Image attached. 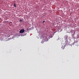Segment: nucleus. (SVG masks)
Masks as SVG:
<instances>
[{"instance_id": "f257e3e1", "label": "nucleus", "mask_w": 79, "mask_h": 79, "mask_svg": "<svg viewBox=\"0 0 79 79\" xmlns=\"http://www.w3.org/2000/svg\"><path fill=\"white\" fill-rule=\"evenodd\" d=\"M24 32V29H22L19 31L20 33H23Z\"/></svg>"}, {"instance_id": "f03ea898", "label": "nucleus", "mask_w": 79, "mask_h": 79, "mask_svg": "<svg viewBox=\"0 0 79 79\" xmlns=\"http://www.w3.org/2000/svg\"><path fill=\"white\" fill-rule=\"evenodd\" d=\"M67 39H68L67 37L66 36L64 37V40H67Z\"/></svg>"}, {"instance_id": "7ed1b4c3", "label": "nucleus", "mask_w": 79, "mask_h": 79, "mask_svg": "<svg viewBox=\"0 0 79 79\" xmlns=\"http://www.w3.org/2000/svg\"><path fill=\"white\" fill-rule=\"evenodd\" d=\"M44 40H45L46 41L47 40V38L46 37H45V39H44Z\"/></svg>"}, {"instance_id": "20e7f679", "label": "nucleus", "mask_w": 79, "mask_h": 79, "mask_svg": "<svg viewBox=\"0 0 79 79\" xmlns=\"http://www.w3.org/2000/svg\"><path fill=\"white\" fill-rule=\"evenodd\" d=\"M14 6H15V7H16V4H15V3H14Z\"/></svg>"}, {"instance_id": "39448f33", "label": "nucleus", "mask_w": 79, "mask_h": 79, "mask_svg": "<svg viewBox=\"0 0 79 79\" xmlns=\"http://www.w3.org/2000/svg\"><path fill=\"white\" fill-rule=\"evenodd\" d=\"M22 21H22V19H20V20H19V22H22Z\"/></svg>"}, {"instance_id": "423d86ee", "label": "nucleus", "mask_w": 79, "mask_h": 79, "mask_svg": "<svg viewBox=\"0 0 79 79\" xmlns=\"http://www.w3.org/2000/svg\"><path fill=\"white\" fill-rule=\"evenodd\" d=\"M10 25H12V23L11 22H10Z\"/></svg>"}, {"instance_id": "0eeeda50", "label": "nucleus", "mask_w": 79, "mask_h": 79, "mask_svg": "<svg viewBox=\"0 0 79 79\" xmlns=\"http://www.w3.org/2000/svg\"><path fill=\"white\" fill-rule=\"evenodd\" d=\"M45 21H43V23H44L45 22Z\"/></svg>"}, {"instance_id": "6e6552de", "label": "nucleus", "mask_w": 79, "mask_h": 79, "mask_svg": "<svg viewBox=\"0 0 79 79\" xmlns=\"http://www.w3.org/2000/svg\"><path fill=\"white\" fill-rule=\"evenodd\" d=\"M45 37H44V39H45Z\"/></svg>"}, {"instance_id": "1a4fd4ad", "label": "nucleus", "mask_w": 79, "mask_h": 79, "mask_svg": "<svg viewBox=\"0 0 79 79\" xmlns=\"http://www.w3.org/2000/svg\"><path fill=\"white\" fill-rule=\"evenodd\" d=\"M1 19H0V20Z\"/></svg>"}]
</instances>
